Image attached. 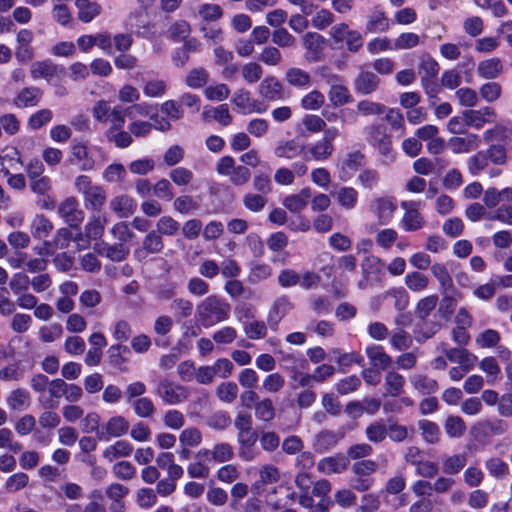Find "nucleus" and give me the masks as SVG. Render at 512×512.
Here are the masks:
<instances>
[{
  "instance_id": "48",
  "label": "nucleus",
  "mask_w": 512,
  "mask_h": 512,
  "mask_svg": "<svg viewBox=\"0 0 512 512\" xmlns=\"http://www.w3.org/2000/svg\"><path fill=\"white\" fill-rule=\"evenodd\" d=\"M431 273L438 280L443 292L452 290L453 280L444 264L435 263L431 266Z\"/></svg>"
},
{
  "instance_id": "34",
  "label": "nucleus",
  "mask_w": 512,
  "mask_h": 512,
  "mask_svg": "<svg viewBox=\"0 0 512 512\" xmlns=\"http://www.w3.org/2000/svg\"><path fill=\"white\" fill-rule=\"evenodd\" d=\"M339 77L333 75L329 83L331 84V88L329 91V99L335 106H342L349 102L350 94L349 90L342 84L338 83Z\"/></svg>"
},
{
  "instance_id": "55",
  "label": "nucleus",
  "mask_w": 512,
  "mask_h": 512,
  "mask_svg": "<svg viewBox=\"0 0 512 512\" xmlns=\"http://www.w3.org/2000/svg\"><path fill=\"white\" fill-rule=\"evenodd\" d=\"M479 93L484 101L487 103H493L500 98L502 94V87L497 82L489 81L480 87Z\"/></svg>"
},
{
  "instance_id": "3",
  "label": "nucleus",
  "mask_w": 512,
  "mask_h": 512,
  "mask_svg": "<svg viewBox=\"0 0 512 512\" xmlns=\"http://www.w3.org/2000/svg\"><path fill=\"white\" fill-rule=\"evenodd\" d=\"M155 393L166 405H179L189 397L187 387L166 378L158 382Z\"/></svg>"
},
{
  "instance_id": "51",
  "label": "nucleus",
  "mask_w": 512,
  "mask_h": 512,
  "mask_svg": "<svg viewBox=\"0 0 512 512\" xmlns=\"http://www.w3.org/2000/svg\"><path fill=\"white\" fill-rule=\"evenodd\" d=\"M445 431L450 438H460L466 431V425L459 416H449L444 424Z\"/></svg>"
},
{
  "instance_id": "5",
  "label": "nucleus",
  "mask_w": 512,
  "mask_h": 512,
  "mask_svg": "<svg viewBox=\"0 0 512 512\" xmlns=\"http://www.w3.org/2000/svg\"><path fill=\"white\" fill-rule=\"evenodd\" d=\"M367 142L376 148L383 156H390L392 152L391 138L387 134L386 126L374 123L365 128Z\"/></svg>"
},
{
  "instance_id": "42",
  "label": "nucleus",
  "mask_w": 512,
  "mask_h": 512,
  "mask_svg": "<svg viewBox=\"0 0 512 512\" xmlns=\"http://www.w3.org/2000/svg\"><path fill=\"white\" fill-rule=\"evenodd\" d=\"M204 119H213L217 121L222 126H228L232 122V116L229 112V108L227 104H221L217 107H213L210 109H205L203 111Z\"/></svg>"
},
{
  "instance_id": "24",
  "label": "nucleus",
  "mask_w": 512,
  "mask_h": 512,
  "mask_svg": "<svg viewBox=\"0 0 512 512\" xmlns=\"http://www.w3.org/2000/svg\"><path fill=\"white\" fill-rule=\"evenodd\" d=\"M331 490V484L328 480L322 479L317 481L310 493V495L313 497H318L319 502L311 509V512H327L328 509V500L326 499L327 494Z\"/></svg>"
},
{
  "instance_id": "10",
  "label": "nucleus",
  "mask_w": 512,
  "mask_h": 512,
  "mask_svg": "<svg viewBox=\"0 0 512 512\" xmlns=\"http://www.w3.org/2000/svg\"><path fill=\"white\" fill-rule=\"evenodd\" d=\"M61 218L71 227L79 226L84 220V212L75 197H68L58 207Z\"/></svg>"
},
{
  "instance_id": "25",
  "label": "nucleus",
  "mask_w": 512,
  "mask_h": 512,
  "mask_svg": "<svg viewBox=\"0 0 512 512\" xmlns=\"http://www.w3.org/2000/svg\"><path fill=\"white\" fill-rule=\"evenodd\" d=\"M446 358L459 366L474 368L477 357L464 348H450L445 350Z\"/></svg>"
},
{
  "instance_id": "33",
  "label": "nucleus",
  "mask_w": 512,
  "mask_h": 512,
  "mask_svg": "<svg viewBox=\"0 0 512 512\" xmlns=\"http://www.w3.org/2000/svg\"><path fill=\"white\" fill-rule=\"evenodd\" d=\"M65 388L66 382L63 379H54L50 381L48 385V392L50 397L46 398L45 396H40L38 399L40 404L47 409L54 408L56 405L53 401V398L58 399L64 396Z\"/></svg>"
},
{
  "instance_id": "40",
  "label": "nucleus",
  "mask_w": 512,
  "mask_h": 512,
  "mask_svg": "<svg viewBox=\"0 0 512 512\" xmlns=\"http://www.w3.org/2000/svg\"><path fill=\"white\" fill-rule=\"evenodd\" d=\"M296 485L300 489L299 503L305 508H312L314 500L310 495L309 488L311 479L306 473H299L296 477Z\"/></svg>"
},
{
  "instance_id": "9",
  "label": "nucleus",
  "mask_w": 512,
  "mask_h": 512,
  "mask_svg": "<svg viewBox=\"0 0 512 512\" xmlns=\"http://www.w3.org/2000/svg\"><path fill=\"white\" fill-rule=\"evenodd\" d=\"M163 248L162 236L153 230L147 233L143 239L142 246L134 250L133 256L137 261L143 262L150 254H158Z\"/></svg>"
},
{
  "instance_id": "22",
  "label": "nucleus",
  "mask_w": 512,
  "mask_h": 512,
  "mask_svg": "<svg viewBox=\"0 0 512 512\" xmlns=\"http://www.w3.org/2000/svg\"><path fill=\"white\" fill-rule=\"evenodd\" d=\"M110 208L118 217L127 218L135 212L137 203L128 195H119L111 199Z\"/></svg>"
},
{
  "instance_id": "17",
  "label": "nucleus",
  "mask_w": 512,
  "mask_h": 512,
  "mask_svg": "<svg viewBox=\"0 0 512 512\" xmlns=\"http://www.w3.org/2000/svg\"><path fill=\"white\" fill-rule=\"evenodd\" d=\"M372 210L377 215L379 223L387 225L396 210L395 199L392 197L377 198L372 204Z\"/></svg>"
},
{
  "instance_id": "14",
  "label": "nucleus",
  "mask_w": 512,
  "mask_h": 512,
  "mask_svg": "<svg viewBox=\"0 0 512 512\" xmlns=\"http://www.w3.org/2000/svg\"><path fill=\"white\" fill-rule=\"evenodd\" d=\"M63 72V68L57 66L50 60L36 61L32 63L30 68L31 77L34 80L43 78L47 82H52L59 77V73Z\"/></svg>"
},
{
  "instance_id": "31",
  "label": "nucleus",
  "mask_w": 512,
  "mask_h": 512,
  "mask_svg": "<svg viewBox=\"0 0 512 512\" xmlns=\"http://www.w3.org/2000/svg\"><path fill=\"white\" fill-rule=\"evenodd\" d=\"M388 29L389 19L381 9L375 8L368 16L366 31L369 33H382Z\"/></svg>"
},
{
  "instance_id": "53",
  "label": "nucleus",
  "mask_w": 512,
  "mask_h": 512,
  "mask_svg": "<svg viewBox=\"0 0 512 512\" xmlns=\"http://www.w3.org/2000/svg\"><path fill=\"white\" fill-rule=\"evenodd\" d=\"M167 83L161 79H150L143 86V93L147 97L161 98L166 94Z\"/></svg>"
},
{
  "instance_id": "54",
  "label": "nucleus",
  "mask_w": 512,
  "mask_h": 512,
  "mask_svg": "<svg viewBox=\"0 0 512 512\" xmlns=\"http://www.w3.org/2000/svg\"><path fill=\"white\" fill-rule=\"evenodd\" d=\"M205 97L210 101H223L230 95V88L224 83L209 85L204 89Z\"/></svg>"
},
{
  "instance_id": "60",
  "label": "nucleus",
  "mask_w": 512,
  "mask_h": 512,
  "mask_svg": "<svg viewBox=\"0 0 512 512\" xmlns=\"http://www.w3.org/2000/svg\"><path fill=\"white\" fill-rule=\"evenodd\" d=\"M174 209L180 214H190L198 210V202L190 195L177 197L173 203Z\"/></svg>"
},
{
  "instance_id": "30",
  "label": "nucleus",
  "mask_w": 512,
  "mask_h": 512,
  "mask_svg": "<svg viewBox=\"0 0 512 512\" xmlns=\"http://www.w3.org/2000/svg\"><path fill=\"white\" fill-rule=\"evenodd\" d=\"M133 452V445L126 440H118L103 451V457L109 462L117 458L129 457Z\"/></svg>"
},
{
  "instance_id": "50",
  "label": "nucleus",
  "mask_w": 512,
  "mask_h": 512,
  "mask_svg": "<svg viewBox=\"0 0 512 512\" xmlns=\"http://www.w3.org/2000/svg\"><path fill=\"white\" fill-rule=\"evenodd\" d=\"M130 405L134 413L141 418H150L155 413V406L149 397H140L135 399Z\"/></svg>"
},
{
  "instance_id": "62",
  "label": "nucleus",
  "mask_w": 512,
  "mask_h": 512,
  "mask_svg": "<svg viewBox=\"0 0 512 512\" xmlns=\"http://www.w3.org/2000/svg\"><path fill=\"white\" fill-rule=\"evenodd\" d=\"M181 446L196 447L202 442V433L194 427L184 429L179 435Z\"/></svg>"
},
{
  "instance_id": "29",
  "label": "nucleus",
  "mask_w": 512,
  "mask_h": 512,
  "mask_svg": "<svg viewBox=\"0 0 512 512\" xmlns=\"http://www.w3.org/2000/svg\"><path fill=\"white\" fill-rule=\"evenodd\" d=\"M52 222L43 214H36L30 224L31 235L35 239H46L52 232Z\"/></svg>"
},
{
  "instance_id": "2",
  "label": "nucleus",
  "mask_w": 512,
  "mask_h": 512,
  "mask_svg": "<svg viewBox=\"0 0 512 512\" xmlns=\"http://www.w3.org/2000/svg\"><path fill=\"white\" fill-rule=\"evenodd\" d=\"M76 190L83 195L84 205L87 209L99 212L106 201V191L98 184H94L87 175H80L75 180Z\"/></svg>"
},
{
  "instance_id": "1",
  "label": "nucleus",
  "mask_w": 512,
  "mask_h": 512,
  "mask_svg": "<svg viewBox=\"0 0 512 512\" xmlns=\"http://www.w3.org/2000/svg\"><path fill=\"white\" fill-rule=\"evenodd\" d=\"M230 305L222 297L209 295L196 306L195 317L200 326L210 328L230 317Z\"/></svg>"
},
{
  "instance_id": "46",
  "label": "nucleus",
  "mask_w": 512,
  "mask_h": 512,
  "mask_svg": "<svg viewBox=\"0 0 512 512\" xmlns=\"http://www.w3.org/2000/svg\"><path fill=\"white\" fill-rule=\"evenodd\" d=\"M390 344L397 351L407 350L412 344V338L401 327L393 329L390 333Z\"/></svg>"
},
{
  "instance_id": "20",
  "label": "nucleus",
  "mask_w": 512,
  "mask_h": 512,
  "mask_svg": "<svg viewBox=\"0 0 512 512\" xmlns=\"http://www.w3.org/2000/svg\"><path fill=\"white\" fill-rule=\"evenodd\" d=\"M406 380L403 375L400 373L391 370L388 371L384 378V396H390L393 398H397L401 396Z\"/></svg>"
},
{
  "instance_id": "47",
  "label": "nucleus",
  "mask_w": 512,
  "mask_h": 512,
  "mask_svg": "<svg viewBox=\"0 0 512 512\" xmlns=\"http://www.w3.org/2000/svg\"><path fill=\"white\" fill-rule=\"evenodd\" d=\"M489 159L484 151H479L467 160V169L472 176H478L488 168Z\"/></svg>"
},
{
  "instance_id": "36",
  "label": "nucleus",
  "mask_w": 512,
  "mask_h": 512,
  "mask_svg": "<svg viewBox=\"0 0 512 512\" xmlns=\"http://www.w3.org/2000/svg\"><path fill=\"white\" fill-rule=\"evenodd\" d=\"M42 96V92L36 87L23 88L16 96L14 103L17 107H32L36 106Z\"/></svg>"
},
{
  "instance_id": "45",
  "label": "nucleus",
  "mask_w": 512,
  "mask_h": 512,
  "mask_svg": "<svg viewBox=\"0 0 512 512\" xmlns=\"http://www.w3.org/2000/svg\"><path fill=\"white\" fill-rule=\"evenodd\" d=\"M106 224V217L97 214L90 217L85 225V233L89 239L97 240L102 237L104 227Z\"/></svg>"
},
{
  "instance_id": "43",
  "label": "nucleus",
  "mask_w": 512,
  "mask_h": 512,
  "mask_svg": "<svg viewBox=\"0 0 512 512\" xmlns=\"http://www.w3.org/2000/svg\"><path fill=\"white\" fill-rule=\"evenodd\" d=\"M379 84L378 77L372 72H362L355 80V88L362 94L373 92Z\"/></svg>"
},
{
  "instance_id": "38",
  "label": "nucleus",
  "mask_w": 512,
  "mask_h": 512,
  "mask_svg": "<svg viewBox=\"0 0 512 512\" xmlns=\"http://www.w3.org/2000/svg\"><path fill=\"white\" fill-rule=\"evenodd\" d=\"M286 81L293 87L306 89L310 86L311 76L303 69L292 67L285 73Z\"/></svg>"
},
{
  "instance_id": "26",
  "label": "nucleus",
  "mask_w": 512,
  "mask_h": 512,
  "mask_svg": "<svg viewBox=\"0 0 512 512\" xmlns=\"http://www.w3.org/2000/svg\"><path fill=\"white\" fill-rule=\"evenodd\" d=\"M311 196V190L309 188H303L299 193L285 197L283 205L290 212L299 213L306 207Z\"/></svg>"
},
{
  "instance_id": "8",
  "label": "nucleus",
  "mask_w": 512,
  "mask_h": 512,
  "mask_svg": "<svg viewBox=\"0 0 512 512\" xmlns=\"http://www.w3.org/2000/svg\"><path fill=\"white\" fill-rule=\"evenodd\" d=\"M125 27L139 37L149 40L154 37L152 25L147 20V13L144 11L131 12L125 21Z\"/></svg>"
},
{
  "instance_id": "59",
  "label": "nucleus",
  "mask_w": 512,
  "mask_h": 512,
  "mask_svg": "<svg viewBox=\"0 0 512 512\" xmlns=\"http://www.w3.org/2000/svg\"><path fill=\"white\" fill-rule=\"evenodd\" d=\"M420 43V37L418 34L413 32L401 33L393 41L394 50H404L416 47Z\"/></svg>"
},
{
  "instance_id": "23",
  "label": "nucleus",
  "mask_w": 512,
  "mask_h": 512,
  "mask_svg": "<svg viewBox=\"0 0 512 512\" xmlns=\"http://www.w3.org/2000/svg\"><path fill=\"white\" fill-rule=\"evenodd\" d=\"M504 66L499 58H489L482 60L477 65V74L486 80L496 79L502 72Z\"/></svg>"
},
{
  "instance_id": "63",
  "label": "nucleus",
  "mask_w": 512,
  "mask_h": 512,
  "mask_svg": "<svg viewBox=\"0 0 512 512\" xmlns=\"http://www.w3.org/2000/svg\"><path fill=\"white\" fill-rule=\"evenodd\" d=\"M157 233L165 236H173L179 230L180 224L171 216H162L156 223Z\"/></svg>"
},
{
  "instance_id": "57",
  "label": "nucleus",
  "mask_w": 512,
  "mask_h": 512,
  "mask_svg": "<svg viewBox=\"0 0 512 512\" xmlns=\"http://www.w3.org/2000/svg\"><path fill=\"white\" fill-rule=\"evenodd\" d=\"M243 330L251 340L263 339L267 334V326L263 321L252 320L244 323Z\"/></svg>"
},
{
  "instance_id": "52",
  "label": "nucleus",
  "mask_w": 512,
  "mask_h": 512,
  "mask_svg": "<svg viewBox=\"0 0 512 512\" xmlns=\"http://www.w3.org/2000/svg\"><path fill=\"white\" fill-rule=\"evenodd\" d=\"M351 30L352 29H350L349 25L345 22L337 23L331 26L329 30V36L333 45L337 48L343 47L344 41L346 40L347 35Z\"/></svg>"
},
{
  "instance_id": "18",
  "label": "nucleus",
  "mask_w": 512,
  "mask_h": 512,
  "mask_svg": "<svg viewBox=\"0 0 512 512\" xmlns=\"http://www.w3.org/2000/svg\"><path fill=\"white\" fill-rule=\"evenodd\" d=\"M366 355L369 363L376 369L386 370L392 364V358L386 353L383 346L371 344L366 347Z\"/></svg>"
},
{
  "instance_id": "4",
  "label": "nucleus",
  "mask_w": 512,
  "mask_h": 512,
  "mask_svg": "<svg viewBox=\"0 0 512 512\" xmlns=\"http://www.w3.org/2000/svg\"><path fill=\"white\" fill-rule=\"evenodd\" d=\"M401 208L404 210V215L400 221L401 228L406 232H414L420 230L424 226V218L420 213V208L423 206L422 201H402Z\"/></svg>"
},
{
  "instance_id": "28",
  "label": "nucleus",
  "mask_w": 512,
  "mask_h": 512,
  "mask_svg": "<svg viewBox=\"0 0 512 512\" xmlns=\"http://www.w3.org/2000/svg\"><path fill=\"white\" fill-rule=\"evenodd\" d=\"M348 458L344 455H336L322 459L318 463V469L322 473H342L348 466Z\"/></svg>"
},
{
  "instance_id": "13",
  "label": "nucleus",
  "mask_w": 512,
  "mask_h": 512,
  "mask_svg": "<svg viewBox=\"0 0 512 512\" xmlns=\"http://www.w3.org/2000/svg\"><path fill=\"white\" fill-rule=\"evenodd\" d=\"M481 144V138L477 134L468 133L464 137L455 136L451 137L447 146L454 154H467L476 150Z\"/></svg>"
},
{
  "instance_id": "35",
  "label": "nucleus",
  "mask_w": 512,
  "mask_h": 512,
  "mask_svg": "<svg viewBox=\"0 0 512 512\" xmlns=\"http://www.w3.org/2000/svg\"><path fill=\"white\" fill-rule=\"evenodd\" d=\"M409 381L413 388L422 395H430L437 391L438 384L436 380L423 374L410 375Z\"/></svg>"
},
{
  "instance_id": "37",
  "label": "nucleus",
  "mask_w": 512,
  "mask_h": 512,
  "mask_svg": "<svg viewBox=\"0 0 512 512\" xmlns=\"http://www.w3.org/2000/svg\"><path fill=\"white\" fill-rule=\"evenodd\" d=\"M96 250L101 256H105L114 262L123 261L129 253L128 248L123 243L113 245L102 244Z\"/></svg>"
},
{
  "instance_id": "16",
  "label": "nucleus",
  "mask_w": 512,
  "mask_h": 512,
  "mask_svg": "<svg viewBox=\"0 0 512 512\" xmlns=\"http://www.w3.org/2000/svg\"><path fill=\"white\" fill-rule=\"evenodd\" d=\"M70 161L83 171H89L94 168L95 161L89 148L83 143H76L71 148Z\"/></svg>"
},
{
  "instance_id": "32",
  "label": "nucleus",
  "mask_w": 512,
  "mask_h": 512,
  "mask_svg": "<svg viewBox=\"0 0 512 512\" xmlns=\"http://www.w3.org/2000/svg\"><path fill=\"white\" fill-rule=\"evenodd\" d=\"M305 146L292 139L280 142L274 150L275 156L284 159H294L302 154Z\"/></svg>"
},
{
  "instance_id": "44",
  "label": "nucleus",
  "mask_w": 512,
  "mask_h": 512,
  "mask_svg": "<svg viewBox=\"0 0 512 512\" xmlns=\"http://www.w3.org/2000/svg\"><path fill=\"white\" fill-rule=\"evenodd\" d=\"M438 72L439 64L435 59L427 57L421 61L419 74L426 89H428L429 82L438 74Z\"/></svg>"
},
{
  "instance_id": "58",
  "label": "nucleus",
  "mask_w": 512,
  "mask_h": 512,
  "mask_svg": "<svg viewBox=\"0 0 512 512\" xmlns=\"http://www.w3.org/2000/svg\"><path fill=\"white\" fill-rule=\"evenodd\" d=\"M466 461L464 454L448 456L443 460V472L451 475L457 474L464 468Z\"/></svg>"
},
{
  "instance_id": "12",
  "label": "nucleus",
  "mask_w": 512,
  "mask_h": 512,
  "mask_svg": "<svg viewBox=\"0 0 512 512\" xmlns=\"http://www.w3.org/2000/svg\"><path fill=\"white\" fill-rule=\"evenodd\" d=\"M302 42L306 50L305 58L309 62L320 61L325 47V38L317 32H307L303 35Z\"/></svg>"
},
{
  "instance_id": "39",
  "label": "nucleus",
  "mask_w": 512,
  "mask_h": 512,
  "mask_svg": "<svg viewBox=\"0 0 512 512\" xmlns=\"http://www.w3.org/2000/svg\"><path fill=\"white\" fill-rule=\"evenodd\" d=\"M78 16L82 22L88 23L100 14L101 7L92 0H76Z\"/></svg>"
},
{
  "instance_id": "61",
  "label": "nucleus",
  "mask_w": 512,
  "mask_h": 512,
  "mask_svg": "<svg viewBox=\"0 0 512 512\" xmlns=\"http://www.w3.org/2000/svg\"><path fill=\"white\" fill-rule=\"evenodd\" d=\"M209 78V73L204 68H194L186 76V84L193 89L203 87Z\"/></svg>"
},
{
  "instance_id": "11",
  "label": "nucleus",
  "mask_w": 512,
  "mask_h": 512,
  "mask_svg": "<svg viewBox=\"0 0 512 512\" xmlns=\"http://www.w3.org/2000/svg\"><path fill=\"white\" fill-rule=\"evenodd\" d=\"M464 116L469 128L480 130L486 124L493 123L496 120L497 114L494 108L484 106L480 109L464 110Z\"/></svg>"
},
{
  "instance_id": "15",
  "label": "nucleus",
  "mask_w": 512,
  "mask_h": 512,
  "mask_svg": "<svg viewBox=\"0 0 512 512\" xmlns=\"http://www.w3.org/2000/svg\"><path fill=\"white\" fill-rule=\"evenodd\" d=\"M293 308V304L287 296L277 298L268 314L267 323L272 331L278 329L280 321Z\"/></svg>"
},
{
  "instance_id": "6",
  "label": "nucleus",
  "mask_w": 512,
  "mask_h": 512,
  "mask_svg": "<svg viewBox=\"0 0 512 512\" xmlns=\"http://www.w3.org/2000/svg\"><path fill=\"white\" fill-rule=\"evenodd\" d=\"M231 102L236 106L238 112L243 115L251 113L262 114L266 112L267 106L260 101L252 98L251 93L246 89H237L231 98Z\"/></svg>"
},
{
  "instance_id": "41",
  "label": "nucleus",
  "mask_w": 512,
  "mask_h": 512,
  "mask_svg": "<svg viewBox=\"0 0 512 512\" xmlns=\"http://www.w3.org/2000/svg\"><path fill=\"white\" fill-rule=\"evenodd\" d=\"M308 152L313 160L325 161L333 154L334 145L321 138L308 147Z\"/></svg>"
},
{
  "instance_id": "19",
  "label": "nucleus",
  "mask_w": 512,
  "mask_h": 512,
  "mask_svg": "<svg viewBox=\"0 0 512 512\" xmlns=\"http://www.w3.org/2000/svg\"><path fill=\"white\" fill-rule=\"evenodd\" d=\"M259 94L268 101L281 100L283 99V86L277 78L269 76L261 81Z\"/></svg>"
},
{
  "instance_id": "49",
  "label": "nucleus",
  "mask_w": 512,
  "mask_h": 512,
  "mask_svg": "<svg viewBox=\"0 0 512 512\" xmlns=\"http://www.w3.org/2000/svg\"><path fill=\"white\" fill-rule=\"evenodd\" d=\"M428 284V277L420 272H410L405 276V285L409 290L413 292L424 291L428 287Z\"/></svg>"
},
{
  "instance_id": "7",
  "label": "nucleus",
  "mask_w": 512,
  "mask_h": 512,
  "mask_svg": "<svg viewBox=\"0 0 512 512\" xmlns=\"http://www.w3.org/2000/svg\"><path fill=\"white\" fill-rule=\"evenodd\" d=\"M129 422L125 417L116 415L107 420L97 431V438L100 441H109L111 438H119L127 434Z\"/></svg>"
},
{
  "instance_id": "64",
  "label": "nucleus",
  "mask_w": 512,
  "mask_h": 512,
  "mask_svg": "<svg viewBox=\"0 0 512 512\" xmlns=\"http://www.w3.org/2000/svg\"><path fill=\"white\" fill-rule=\"evenodd\" d=\"M325 103L324 95L318 90H313L307 93L301 99V106L305 110H318Z\"/></svg>"
},
{
  "instance_id": "56",
  "label": "nucleus",
  "mask_w": 512,
  "mask_h": 512,
  "mask_svg": "<svg viewBox=\"0 0 512 512\" xmlns=\"http://www.w3.org/2000/svg\"><path fill=\"white\" fill-rule=\"evenodd\" d=\"M335 21L334 14L325 8L318 10L311 19V25L317 30H325Z\"/></svg>"
},
{
  "instance_id": "21",
  "label": "nucleus",
  "mask_w": 512,
  "mask_h": 512,
  "mask_svg": "<svg viewBox=\"0 0 512 512\" xmlns=\"http://www.w3.org/2000/svg\"><path fill=\"white\" fill-rule=\"evenodd\" d=\"M6 403L9 409L13 411H25L31 405L30 392L25 388H16L9 393Z\"/></svg>"
},
{
  "instance_id": "27",
  "label": "nucleus",
  "mask_w": 512,
  "mask_h": 512,
  "mask_svg": "<svg viewBox=\"0 0 512 512\" xmlns=\"http://www.w3.org/2000/svg\"><path fill=\"white\" fill-rule=\"evenodd\" d=\"M331 195L334 196L338 204L346 210L354 209L358 203V192L353 187L342 186L331 192Z\"/></svg>"
}]
</instances>
